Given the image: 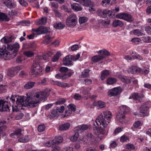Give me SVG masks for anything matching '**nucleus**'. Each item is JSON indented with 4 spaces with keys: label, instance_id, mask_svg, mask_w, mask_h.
<instances>
[{
    "label": "nucleus",
    "instance_id": "f257e3e1",
    "mask_svg": "<svg viewBox=\"0 0 151 151\" xmlns=\"http://www.w3.org/2000/svg\"><path fill=\"white\" fill-rule=\"evenodd\" d=\"M112 116V114L111 111H104L97 117L95 122L98 126H100L96 129L97 135L104 134L105 128L111 122Z\"/></svg>",
    "mask_w": 151,
    "mask_h": 151
},
{
    "label": "nucleus",
    "instance_id": "f03ea898",
    "mask_svg": "<svg viewBox=\"0 0 151 151\" xmlns=\"http://www.w3.org/2000/svg\"><path fill=\"white\" fill-rule=\"evenodd\" d=\"M48 94L47 92L42 91L36 93L32 99H28V103L31 108L36 106L40 101L46 100Z\"/></svg>",
    "mask_w": 151,
    "mask_h": 151
},
{
    "label": "nucleus",
    "instance_id": "7ed1b4c3",
    "mask_svg": "<svg viewBox=\"0 0 151 151\" xmlns=\"http://www.w3.org/2000/svg\"><path fill=\"white\" fill-rule=\"evenodd\" d=\"M28 99H32L31 98H27L26 100H24L23 98L21 96H17L16 95H12L10 98V100L12 104H14L15 103V100L16 99V104L17 106L21 105L22 106H29H29L28 104Z\"/></svg>",
    "mask_w": 151,
    "mask_h": 151
},
{
    "label": "nucleus",
    "instance_id": "20e7f679",
    "mask_svg": "<svg viewBox=\"0 0 151 151\" xmlns=\"http://www.w3.org/2000/svg\"><path fill=\"white\" fill-rule=\"evenodd\" d=\"M21 131V129H16L15 132L11 134L10 136L11 137H19L18 141L20 142H28L29 140V137L28 135L24 136L22 134Z\"/></svg>",
    "mask_w": 151,
    "mask_h": 151
},
{
    "label": "nucleus",
    "instance_id": "39448f33",
    "mask_svg": "<svg viewBox=\"0 0 151 151\" xmlns=\"http://www.w3.org/2000/svg\"><path fill=\"white\" fill-rule=\"evenodd\" d=\"M39 60H36V57L33 61L30 73L31 74L37 76L40 75L42 71V68L39 63Z\"/></svg>",
    "mask_w": 151,
    "mask_h": 151
},
{
    "label": "nucleus",
    "instance_id": "423d86ee",
    "mask_svg": "<svg viewBox=\"0 0 151 151\" xmlns=\"http://www.w3.org/2000/svg\"><path fill=\"white\" fill-rule=\"evenodd\" d=\"M77 19V16L75 14L73 13L70 14L66 19V25L70 27H74L76 25Z\"/></svg>",
    "mask_w": 151,
    "mask_h": 151
},
{
    "label": "nucleus",
    "instance_id": "0eeeda50",
    "mask_svg": "<svg viewBox=\"0 0 151 151\" xmlns=\"http://www.w3.org/2000/svg\"><path fill=\"white\" fill-rule=\"evenodd\" d=\"M116 17L117 18L123 19L129 23L133 22L134 20L133 17L131 14L127 13L118 14L116 15Z\"/></svg>",
    "mask_w": 151,
    "mask_h": 151
},
{
    "label": "nucleus",
    "instance_id": "6e6552de",
    "mask_svg": "<svg viewBox=\"0 0 151 151\" xmlns=\"http://www.w3.org/2000/svg\"><path fill=\"white\" fill-rule=\"evenodd\" d=\"M20 47V45L18 43H15L13 45L7 44V49L11 52L10 55H12L15 56L17 55L18 50Z\"/></svg>",
    "mask_w": 151,
    "mask_h": 151
},
{
    "label": "nucleus",
    "instance_id": "1a4fd4ad",
    "mask_svg": "<svg viewBox=\"0 0 151 151\" xmlns=\"http://www.w3.org/2000/svg\"><path fill=\"white\" fill-rule=\"evenodd\" d=\"M150 106V103L146 102L141 105L139 107V111L144 116L149 115V110Z\"/></svg>",
    "mask_w": 151,
    "mask_h": 151
},
{
    "label": "nucleus",
    "instance_id": "9d476101",
    "mask_svg": "<svg viewBox=\"0 0 151 151\" xmlns=\"http://www.w3.org/2000/svg\"><path fill=\"white\" fill-rule=\"evenodd\" d=\"M122 91L120 87H117L110 90L108 91V95L110 96H116L119 94Z\"/></svg>",
    "mask_w": 151,
    "mask_h": 151
},
{
    "label": "nucleus",
    "instance_id": "9b49d317",
    "mask_svg": "<svg viewBox=\"0 0 151 151\" xmlns=\"http://www.w3.org/2000/svg\"><path fill=\"white\" fill-rule=\"evenodd\" d=\"M9 107L8 102L2 100H0V111H10Z\"/></svg>",
    "mask_w": 151,
    "mask_h": 151
},
{
    "label": "nucleus",
    "instance_id": "f8f14e48",
    "mask_svg": "<svg viewBox=\"0 0 151 151\" xmlns=\"http://www.w3.org/2000/svg\"><path fill=\"white\" fill-rule=\"evenodd\" d=\"M142 95L136 93H132L130 95L129 99L138 101L141 102L142 100Z\"/></svg>",
    "mask_w": 151,
    "mask_h": 151
},
{
    "label": "nucleus",
    "instance_id": "ddd939ff",
    "mask_svg": "<svg viewBox=\"0 0 151 151\" xmlns=\"http://www.w3.org/2000/svg\"><path fill=\"white\" fill-rule=\"evenodd\" d=\"M7 47L5 46L4 48H0V56H1L4 58L9 57L11 54V52L7 50Z\"/></svg>",
    "mask_w": 151,
    "mask_h": 151
},
{
    "label": "nucleus",
    "instance_id": "4468645a",
    "mask_svg": "<svg viewBox=\"0 0 151 151\" xmlns=\"http://www.w3.org/2000/svg\"><path fill=\"white\" fill-rule=\"evenodd\" d=\"M73 60V56L68 55L63 59V64L66 66H69L72 64Z\"/></svg>",
    "mask_w": 151,
    "mask_h": 151
},
{
    "label": "nucleus",
    "instance_id": "2eb2a0df",
    "mask_svg": "<svg viewBox=\"0 0 151 151\" xmlns=\"http://www.w3.org/2000/svg\"><path fill=\"white\" fill-rule=\"evenodd\" d=\"M139 68L135 66H133L130 67L127 70L128 72L132 74L139 73Z\"/></svg>",
    "mask_w": 151,
    "mask_h": 151
},
{
    "label": "nucleus",
    "instance_id": "dca6fc26",
    "mask_svg": "<svg viewBox=\"0 0 151 151\" xmlns=\"http://www.w3.org/2000/svg\"><path fill=\"white\" fill-rule=\"evenodd\" d=\"M71 9L75 12H78L81 11L83 8L79 4L76 3H73L70 4Z\"/></svg>",
    "mask_w": 151,
    "mask_h": 151
},
{
    "label": "nucleus",
    "instance_id": "f3484780",
    "mask_svg": "<svg viewBox=\"0 0 151 151\" xmlns=\"http://www.w3.org/2000/svg\"><path fill=\"white\" fill-rule=\"evenodd\" d=\"M68 108L69 110L66 111L65 112L67 114V115H70L72 111L74 112L76 109V107L75 105L73 104H71L68 105Z\"/></svg>",
    "mask_w": 151,
    "mask_h": 151
},
{
    "label": "nucleus",
    "instance_id": "a211bd4d",
    "mask_svg": "<svg viewBox=\"0 0 151 151\" xmlns=\"http://www.w3.org/2000/svg\"><path fill=\"white\" fill-rule=\"evenodd\" d=\"M88 128V126L87 124H83L79 125L75 128V130L82 132L87 130Z\"/></svg>",
    "mask_w": 151,
    "mask_h": 151
},
{
    "label": "nucleus",
    "instance_id": "6ab92c4d",
    "mask_svg": "<svg viewBox=\"0 0 151 151\" xmlns=\"http://www.w3.org/2000/svg\"><path fill=\"white\" fill-rule=\"evenodd\" d=\"M80 3L83 6L90 7L93 6L94 5L93 3L90 0H81Z\"/></svg>",
    "mask_w": 151,
    "mask_h": 151
},
{
    "label": "nucleus",
    "instance_id": "aec40b11",
    "mask_svg": "<svg viewBox=\"0 0 151 151\" xmlns=\"http://www.w3.org/2000/svg\"><path fill=\"white\" fill-rule=\"evenodd\" d=\"M12 0H5L3 2V4L8 8L11 9L14 8L16 6V5L12 2Z\"/></svg>",
    "mask_w": 151,
    "mask_h": 151
},
{
    "label": "nucleus",
    "instance_id": "412c9836",
    "mask_svg": "<svg viewBox=\"0 0 151 151\" xmlns=\"http://www.w3.org/2000/svg\"><path fill=\"white\" fill-rule=\"evenodd\" d=\"M52 55L50 52H48L44 55L43 56L37 55L36 57V60H41L43 59L44 60H47L49 57H50Z\"/></svg>",
    "mask_w": 151,
    "mask_h": 151
},
{
    "label": "nucleus",
    "instance_id": "4be33fe9",
    "mask_svg": "<svg viewBox=\"0 0 151 151\" xmlns=\"http://www.w3.org/2000/svg\"><path fill=\"white\" fill-rule=\"evenodd\" d=\"M115 2L116 1L114 0H103L101 2V4L104 7H107Z\"/></svg>",
    "mask_w": 151,
    "mask_h": 151
},
{
    "label": "nucleus",
    "instance_id": "5701e85b",
    "mask_svg": "<svg viewBox=\"0 0 151 151\" xmlns=\"http://www.w3.org/2000/svg\"><path fill=\"white\" fill-rule=\"evenodd\" d=\"M125 114L122 113V111H119L116 116L117 120H119L120 122L123 123L124 120L125 119Z\"/></svg>",
    "mask_w": 151,
    "mask_h": 151
},
{
    "label": "nucleus",
    "instance_id": "b1692460",
    "mask_svg": "<svg viewBox=\"0 0 151 151\" xmlns=\"http://www.w3.org/2000/svg\"><path fill=\"white\" fill-rule=\"evenodd\" d=\"M47 20L46 17H42L37 20L35 23L37 25H44L47 23Z\"/></svg>",
    "mask_w": 151,
    "mask_h": 151
},
{
    "label": "nucleus",
    "instance_id": "393cba45",
    "mask_svg": "<svg viewBox=\"0 0 151 151\" xmlns=\"http://www.w3.org/2000/svg\"><path fill=\"white\" fill-rule=\"evenodd\" d=\"M103 15H99L103 17H105L108 16L109 18H112L113 16H112L111 12V11L105 10L102 12Z\"/></svg>",
    "mask_w": 151,
    "mask_h": 151
},
{
    "label": "nucleus",
    "instance_id": "a878e982",
    "mask_svg": "<svg viewBox=\"0 0 151 151\" xmlns=\"http://www.w3.org/2000/svg\"><path fill=\"white\" fill-rule=\"evenodd\" d=\"M70 127V124L69 123H66L61 125L59 127L60 130H66L68 129Z\"/></svg>",
    "mask_w": 151,
    "mask_h": 151
},
{
    "label": "nucleus",
    "instance_id": "bb28decb",
    "mask_svg": "<svg viewBox=\"0 0 151 151\" xmlns=\"http://www.w3.org/2000/svg\"><path fill=\"white\" fill-rule=\"evenodd\" d=\"M53 27L56 29H61L64 27L65 25L61 22H58L54 23L53 24Z\"/></svg>",
    "mask_w": 151,
    "mask_h": 151
},
{
    "label": "nucleus",
    "instance_id": "cd10ccee",
    "mask_svg": "<svg viewBox=\"0 0 151 151\" xmlns=\"http://www.w3.org/2000/svg\"><path fill=\"white\" fill-rule=\"evenodd\" d=\"M113 25L114 27H116L118 26L122 27L124 25V23L120 20L116 19L113 21Z\"/></svg>",
    "mask_w": 151,
    "mask_h": 151
},
{
    "label": "nucleus",
    "instance_id": "c85d7f7f",
    "mask_svg": "<svg viewBox=\"0 0 151 151\" xmlns=\"http://www.w3.org/2000/svg\"><path fill=\"white\" fill-rule=\"evenodd\" d=\"M109 74V71L108 70H105L101 72V79L102 80H104Z\"/></svg>",
    "mask_w": 151,
    "mask_h": 151
},
{
    "label": "nucleus",
    "instance_id": "c756f323",
    "mask_svg": "<svg viewBox=\"0 0 151 151\" xmlns=\"http://www.w3.org/2000/svg\"><path fill=\"white\" fill-rule=\"evenodd\" d=\"M120 111L126 114L130 111L129 108L126 105H122L120 107Z\"/></svg>",
    "mask_w": 151,
    "mask_h": 151
},
{
    "label": "nucleus",
    "instance_id": "7c9ffc66",
    "mask_svg": "<svg viewBox=\"0 0 151 151\" xmlns=\"http://www.w3.org/2000/svg\"><path fill=\"white\" fill-rule=\"evenodd\" d=\"M55 141H54L53 142L52 144H53L58 145L61 143L63 140V137L61 136H56L55 137Z\"/></svg>",
    "mask_w": 151,
    "mask_h": 151
},
{
    "label": "nucleus",
    "instance_id": "2f4dec72",
    "mask_svg": "<svg viewBox=\"0 0 151 151\" xmlns=\"http://www.w3.org/2000/svg\"><path fill=\"white\" fill-rule=\"evenodd\" d=\"M50 31L49 29L46 27L41 26L40 27V32L38 34H42L46 33H50Z\"/></svg>",
    "mask_w": 151,
    "mask_h": 151
},
{
    "label": "nucleus",
    "instance_id": "473e14b6",
    "mask_svg": "<svg viewBox=\"0 0 151 151\" xmlns=\"http://www.w3.org/2000/svg\"><path fill=\"white\" fill-rule=\"evenodd\" d=\"M99 52L100 53V56L103 57V59L106 56L109 55V52L104 49L99 50Z\"/></svg>",
    "mask_w": 151,
    "mask_h": 151
},
{
    "label": "nucleus",
    "instance_id": "72a5a7b5",
    "mask_svg": "<svg viewBox=\"0 0 151 151\" xmlns=\"http://www.w3.org/2000/svg\"><path fill=\"white\" fill-rule=\"evenodd\" d=\"M103 59V57L99 55H95L92 58V61L94 63H96Z\"/></svg>",
    "mask_w": 151,
    "mask_h": 151
},
{
    "label": "nucleus",
    "instance_id": "f704fd0d",
    "mask_svg": "<svg viewBox=\"0 0 151 151\" xmlns=\"http://www.w3.org/2000/svg\"><path fill=\"white\" fill-rule=\"evenodd\" d=\"M55 77L56 78L65 79L67 78L66 73H60L56 74Z\"/></svg>",
    "mask_w": 151,
    "mask_h": 151
},
{
    "label": "nucleus",
    "instance_id": "c9c22d12",
    "mask_svg": "<svg viewBox=\"0 0 151 151\" xmlns=\"http://www.w3.org/2000/svg\"><path fill=\"white\" fill-rule=\"evenodd\" d=\"M54 84L63 88H65L68 86L67 83H62L58 81H54Z\"/></svg>",
    "mask_w": 151,
    "mask_h": 151
},
{
    "label": "nucleus",
    "instance_id": "e433bc0d",
    "mask_svg": "<svg viewBox=\"0 0 151 151\" xmlns=\"http://www.w3.org/2000/svg\"><path fill=\"white\" fill-rule=\"evenodd\" d=\"M86 136L88 141H92L94 139V136L91 133L87 132L86 133Z\"/></svg>",
    "mask_w": 151,
    "mask_h": 151
},
{
    "label": "nucleus",
    "instance_id": "4c0bfd02",
    "mask_svg": "<svg viewBox=\"0 0 151 151\" xmlns=\"http://www.w3.org/2000/svg\"><path fill=\"white\" fill-rule=\"evenodd\" d=\"M0 19L3 21H8L9 18L5 14L2 13H0Z\"/></svg>",
    "mask_w": 151,
    "mask_h": 151
},
{
    "label": "nucleus",
    "instance_id": "58836bf2",
    "mask_svg": "<svg viewBox=\"0 0 151 151\" xmlns=\"http://www.w3.org/2000/svg\"><path fill=\"white\" fill-rule=\"evenodd\" d=\"M35 83L34 82H29L25 85L24 87L27 89H30L34 86Z\"/></svg>",
    "mask_w": 151,
    "mask_h": 151
},
{
    "label": "nucleus",
    "instance_id": "ea45409f",
    "mask_svg": "<svg viewBox=\"0 0 151 151\" xmlns=\"http://www.w3.org/2000/svg\"><path fill=\"white\" fill-rule=\"evenodd\" d=\"M12 39L10 37H3L1 40V41L5 44H8L12 41Z\"/></svg>",
    "mask_w": 151,
    "mask_h": 151
},
{
    "label": "nucleus",
    "instance_id": "a19ab883",
    "mask_svg": "<svg viewBox=\"0 0 151 151\" xmlns=\"http://www.w3.org/2000/svg\"><path fill=\"white\" fill-rule=\"evenodd\" d=\"M116 82V80L115 78H109L107 80V83L109 85H112Z\"/></svg>",
    "mask_w": 151,
    "mask_h": 151
},
{
    "label": "nucleus",
    "instance_id": "79ce46f5",
    "mask_svg": "<svg viewBox=\"0 0 151 151\" xmlns=\"http://www.w3.org/2000/svg\"><path fill=\"white\" fill-rule=\"evenodd\" d=\"M45 39L44 40L43 42L44 44L46 45H47L49 43L52 39V38L49 35H47L45 36Z\"/></svg>",
    "mask_w": 151,
    "mask_h": 151
},
{
    "label": "nucleus",
    "instance_id": "37998d69",
    "mask_svg": "<svg viewBox=\"0 0 151 151\" xmlns=\"http://www.w3.org/2000/svg\"><path fill=\"white\" fill-rule=\"evenodd\" d=\"M23 54L28 57H31L34 55V54L32 51L29 50L24 52Z\"/></svg>",
    "mask_w": 151,
    "mask_h": 151
},
{
    "label": "nucleus",
    "instance_id": "c03bdc74",
    "mask_svg": "<svg viewBox=\"0 0 151 151\" xmlns=\"http://www.w3.org/2000/svg\"><path fill=\"white\" fill-rule=\"evenodd\" d=\"M61 55L60 52H58L52 58V61L53 62H55L57 61L59 59V58L61 56Z\"/></svg>",
    "mask_w": 151,
    "mask_h": 151
},
{
    "label": "nucleus",
    "instance_id": "a18cd8bd",
    "mask_svg": "<svg viewBox=\"0 0 151 151\" xmlns=\"http://www.w3.org/2000/svg\"><path fill=\"white\" fill-rule=\"evenodd\" d=\"M142 40L146 43L151 42V37L144 36L141 37Z\"/></svg>",
    "mask_w": 151,
    "mask_h": 151
},
{
    "label": "nucleus",
    "instance_id": "49530a36",
    "mask_svg": "<svg viewBox=\"0 0 151 151\" xmlns=\"http://www.w3.org/2000/svg\"><path fill=\"white\" fill-rule=\"evenodd\" d=\"M94 104L95 105H98L101 108H103L105 106V103L100 101H98L96 103H94Z\"/></svg>",
    "mask_w": 151,
    "mask_h": 151
},
{
    "label": "nucleus",
    "instance_id": "de8ad7c7",
    "mask_svg": "<svg viewBox=\"0 0 151 151\" xmlns=\"http://www.w3.org/2000/svg\"><path fill=\"white\" fill-rule=\"evenodd\" d=\"M90 70L88 69H85L82 73V77H88L89 75V72Z\"/></svg>",
    "mask_w": 151,
    "mask_h": 151
},
{
    "label": "nucleus",
    "instance_id": "09e8293b",
    "mask_svg": "<svg viewBox=\"0 0 151 151\" xmlns=\"http://www.w3.org/2000/svg\"><path fill=\"white\" fill-rule=\"evenodd\" d=\"M133 33L134 35L137 36H141L143 34V33L139 29H135L134 30H133Z\"/></svg>",
    "mask_w": 151,
    "mask_h": 151
},
{
    "label": "nucleus",
    "instance_id": "8fccbe9b",
    "mask_svg": "<svg viewBox=\"0 0 151 151\" xmlns=\"http://www.w3.org/2000/svg\"><path fill=\"white\" fill-rule=\"evenodd\" d=\"M120 140L122 142H127L129 141V137L127 136L124 135L120 137Z\"/></svg>",
    "mask_w": 151,
    "mask_h": 151
},
{
    "label": "nucleus",
    "instance_id": "3c124183",
    "mask_svg": "<svg viewBox=\"0 0 151 151\" xmlns=\"http://www.w3.org/2000/svg\"><path fill=\"white\" fill-rule=\"evenodd\" d=\"M79 136V134L78 132H76L70 137V140L73 141H75L77 140Z\"/></svg>",
    "mask_w": 151,
    "mask_h": 151
},
{
    "label": "nucleus",
    "instance_id": "603ef678",
    "mask_svg": "<svg viewBox=\"0 0 151 151\" xmlns=\"http://www.w3.org/2000/svg\"><path fill=\"white\" fill-rule=\"evenodd\" d=\"M149 71L148 69H142L139 68V73L146 75L148 74Z\"/></svg>",
    "mask_w": 151,
    "mask_h": 151
},
{
    "label": "nucleus",
    "instance_id": "864d4df0",
    "mask_svg": "<svg viewBox=\"0 0 151 151\" xmlns=\"http://www.w3.org/2000/svg\"><path fill=\"white\" fill-rule=\"evenodd\" d=\"M131 41L132 42H133L135 44H138L141 41V40L139 38H134L132 39Z\"/></svg>",
    "mask_w": 151,
    "mask_h": 151
},
{
    "label": "nucleus",
    "instance_id": "5fc2aeb1",
    "mask_svg": "<svg viewBox=\"0 0 151 151\" xmlns=\"http://www.w3.org/2000/svg\"><path fill=\"white\" fill-rule=\"evenodd\" d=\"M45 129V126L43 124L40 125L37 128L38 131L40 132L44 131Z\"/></svg>",
    "mask_w": 151,
    "mask_h": 151
},
{
    "label": "nucleus",
    "instance_id": "6e6d98bb",
    "mask_svg": "<svg viewBox=\"0 0 151 151\" xmlns=\"http://www.w3.org/2000/svg\"><path fill=\"white\" fill-rule=\"evenodd\" d=\"M51 114L53 117L58 116L59 114L56 109L52 110L51 111Z\"/></svg>",
    "mask_w": 151,
    "mask_h": 151
},
{
    "label": "nucleus",
    "instance_id": "4d7b16f0",
    "mask_svg": "<svg viewBox=\"0 0 151 151\" xmlns=\"http://www.w3.org/2000/svg\"><path fill=\"white\" fill-rule=\"evenodd\" d=\"M88 20L87 18L86 17H83L79 18V22L80 24L86 22Z\"/></svg>",
    "mask_w": 151,
    "mask_h": 151
},
{
    "label": "nucleus",
    "instance_id": "13d9d810",
    "mask_svg": "<svg viewBox=\"0 0 151 151\" xmlns=\"http://www.w3.org/2000/svg\"><path fill=\"white\" fill-rule=\"evenodd\" d=\"M123 129L122 127H119L117 128H116L115 130L114 131V134L115 135L118 134L119 133L121 132Z\"/></svg>",
    "mask_w": 151,
    "mask_h": 151
},
{
    "label": "nucleus",
    "instance_id": "bf43d9fd",
    "mask_svg": "<svg viewBox=\"0 0 151 151\" xmlns=\"http://www.w3.org/2000/svg\"><path fill=\"white\" fill-rule=\"evenodd\" d=\"M56 109L58 110L59 114L63 112L65 110V107L64 106H62L60 107H57Z\"/></svg>",
    "mask_w": 151,
    "mask_h": 151
},
{
    "label": "nucleus",
    "instance_id": "052dcab7",
    "mask_svg": "<svg viewBox=\"0 0 151 151\" xmlns=\"http://www.w3.org/2000/svg\"><path fill=\"white\" fill-rule=\"evenodd\" d=\"M14 71L13 70V68L11 69H9L8 70L7 74L10 76H13L14 75Z\"/></svg>",
    "mask_w": 151,
    "mask_h": 151
},
{
    "label": "nucleus",
    "instance_id": "680f3d73",
    "mask_svg": "<svg viewBox=\"0 0 151 151\" xmlns=\"http://www.w3.org/2000/svg\"><path fill=\"white\" fill-rule=\"evenodd\" d=\"M141 124V122L139 121L135 122L133 124V127L135 128H137Z\"/></svg>",
    "mask_w": 151,
    "mask_h": 151
},
{
    "label": "nucleus",
    "instance_id": "e2e57ef3",
    "mask_svg": "<svg viewBox=\"0 0 151 151\" xmlns=\"http://www.w3.org/2000/svg\"><path fill=\"white\" fill-rule=\"evenodd\" d=\"M65 100L64 99H61L57 101L55 103L56 105H60L63 104L65 102Z\"/></svg>",
    "mask_w": 151,
    "mask_h": 151
},
{
    "label": "nucleus",
    "instance_id": "0e129e2a",
    "mask_svg": "<svg viewBox=\"0 0 151 151\" xmlns=\"http://www.w3.org/2000/svg\"><path fill=\"white\" fill-rule=\"evenodd\" d=\"M23 68L22 65L18 66L13 68V70L14 71L17 72L22 69Z\"/></svg>",
    "mask_w": 151,
    "mask_h": 151
},
{
    "label": "nucleus",
    "instance_id": "69168bd1",
    "mask_svg": "<svg viewBox=\"0 0 151 151\" xmlns=\"http://www.w3.org/2000/svg\"><path fill=\"white\" fill-rule=\"evenodd\" d=\"M68 69L66 67H62L60 69V71L62 72V73H65V72L68 71Z\"/></svg>",
    "mask_w": 151,
    "mask_h": 151
},
{
    "label": "nucleus",
    "instance_id": "338daca9",
    "mask_svg": "<svg viewBox=\"0 0 151 151\" xmlns=\"http://www.w3.org/2000/svg\"><path fill=\"white\" fill-rule=\"evenodd\" d=\"M17 14V11L14 10H12L11 11H9L8 12V15L12 16H16Z\"/></svg>",
    "mask_w": 151,
    "mask_h": 151
},
{
    "label": "nucleus",
    "instance_id": "774afa93",
    "mask_svg": "<svg viewBox=\"0 0 151 151\" xmlns=\"http://www.w3.org/2000/svg\"><path fill=\"white\" fill-rule=\"evenodd\" d=\"M126 148L128 149L134 150L135 149V147L134 145L132 144H127L126 146Z\"/></svg>",
    "mask_w": 151,
    "mask_h": 151
}]
</instances>
